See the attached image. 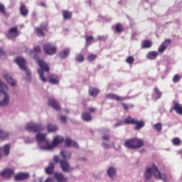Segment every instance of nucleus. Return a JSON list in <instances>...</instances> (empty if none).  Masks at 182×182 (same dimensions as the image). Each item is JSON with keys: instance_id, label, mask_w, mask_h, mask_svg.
Wrapping results in <instances>:
<instances>
[{"instance_id": "obj_45", "label": "nucleus", "mask_w": 182, "mask_h": 182, "mask_svg": "<svg viewBox=\"0 0 182 182\" xmlns=\"http://www.w3.org/2000/svg\"><path fill=\"white\" fill-rule=\"evenodd\" d=\"M85 41H86L87 45H91L92 43H90V41H93V36H85Z\"/></svg>"}, {"instance_id": "obj_40", "label": "nucleus", "mask_w": 182, "mask_h": 182, "mask_svg": "<svg viewBox=\"0 0 182 182\" xmlns=\"http://www.w3.org/2000/svg\"><path fill=\"white\" fill-rule=\"evenodd\" d=\"M48 132H57L58 126L49 124L47 127Z\"/></svg>"}, {"instance_id": "obj_54", "label": "nucleus", "mask_w": 182, "mask_h": 182, "mask_svg": "<svg viewBox=\"0 0 182 182\" xmlns=\"http://www.w3.org/2000/svg\"><path fill=\"white\" fill-rule=\"evenodd\" d=\"M102 147H104V149H110V146L106 143L102 144Z\"/></svg>"}, {"instance_id": "obj_60", "label": "nucleus", "mask_w": 182, "mask_h": 182, "mask_svg": "<svg viewBox=\"0 0 182 182\" xmlns=\"http://www.w3.org/2000/svg\"><path fill=\"white\" fill-rule=\"evenodd\" d=\"M178 153H179V154H182V151H179Z\"/></svg>"}, {"instance_id": "obj_48", "label": "nucleus", "mask_w": 182, "mask_h": 182, "mask_svg": "<svg viewBox=\"0 0 182 182\" xmlns=\"http://www.w3.org/2000/svg\"><path fill=\"white\" fill-rule=\"evenodd\" d=\"M60 122H62V123H66V122H68V118L66 117V116H60Z\"/></svg>"}, {"instance_id": "obj_49", "label": "nucleus", "mask_w": 182, "mask_h": 182, "mask_svg": "<svg viewBox=\"0 0 182 182\" xmlns=\"http://www.w3.org/2000/svg\"><path fill=\"white\" fill-rule=\"evenodd\" d=\"M0 13L5 14V6L2 4H0Z\"/></svg>"}, {"instance_id": "obj_19", "label": "nucleus", "mask_w": 182, "mask_h": 182, "mask_svg": "<svg viewBox=\"0 0 182 182\" xmlns=\"http://www.w3.org/2000/svg\"><path fill=\"white\" fill-rule=\"evenodd\" d=\"M50 83L52 85H59V77L55 74H48Z\"/></svg>"}, {"instance_id": "obj_31", "label": "nucleus", "mask_w": 182, "mask_h": 182, "mask_svg": "<svg viewBox=\"0 0 182 182\" xmlns=\"http://www.w3.org/2000/svg\"><path fill=\"white\" fill-rule=\"evenodd\" d=\"M99 89L96 88V87H90L89 89V94L90 95H91L92 97H96V96H97L99 95Z\"/></svg>"}, {"instance_id": "obj_43", "label": "nucleus", "mask_w": 182, "mask_h": 182, "mask_svg": "<svg viewBox=\"0 0 182 182\" xmlns=\"http://www.w3.org/2000/svg\"><path fill=\"white\" fill-rule=\"evenodd\" d=\"M127 63L132 65L134 62V58L132 55H129L126 59Z\"/></svg>"}, {"instance_id": "obj_44", "label": "nucleus", "mask_w": 182, "mask_h": 182, "mask_svg": "<svg viewBox=\"0 0 182 182\" xmlns=\"http://www.w3.org/2000/svg\"><path fill=\"white\" fill-rule=\"evenodd\" d=\"M40 28L46 31V32H48V22L41 23Z\"/></svg>"}, {"instance_id": "obj_14", "label": "nucleus", "mask_w": 182, "mask_h": 182, "mask_svg": "<svg viewBox=\"0 0 182 182\" xmlns=\"http://www.w3.org/2000/svg\"><path fill=\"white\" fill-rule=\"evenodd\" d=\"M54 178L55 182H68L69 180L63 173L59 172L54 173Z\"/></svg>"}, {"instance_id": "obj_33", "label": "nucleus", "mask_w": 182, "mask_h": 182, "mask_svg": "<svg viewBox=\"0 0 182 182\" xmlns=\"http://www.w3.org/2000/svg\"><path fill=\"white\" fill-rule=\"evenodd\" d=\"M35 31L37 36H46L45 30H43V28L36 27Z\"/></svg>"}, {"instance_id": "obj_26", "label": "nucleus", "mask_w": 182, "mask_h": 182, "mask_svg": "<svg viewBox=\"0 0 182 182\" xmlns=\"http://www.w3.org/2000/svg\"><path fill=\"white\" fill-rule=\"evenodd\" d=\"M73 13L72 11H70L69 10H63V17L65 21H69L70 19H72Z\"/></svg>"}, {"instance_id": "obj_20", "label": "nucleus", "mask_w": 182, "mask_h": 182, "mask_svg": "<svg viewBox=\"0 0 182 182\" xmlns=\"http://www.w3.org/2000/svg\"><path fill=\"white\" fill-rule=\"evenodd\" d=\"M153 46L151 40H144L141 41V49H150Z\"/></svg>"}, {"instance_id": "obj_22", "label": "nucleus", "mask_w": 182, "mask_h": 182, "mask_svg": "<svg viewBox=\"0 0 182 182\" xmlns=\"http://www.w3.org/2000/svg\"><path fill=\"white\" fill-rule=\"evenodd\" d=\"M20 14L22 16H26L29 14V10L26 7V5L21 4L19 8Z\"/></svg>"}, {"instance_id": "obj_27", "label": "nucleus", "mask_w": 182, "mask_h": 182, "mask_svg": "<svg viewBox=\"0 0 182 182\" xmlns=\"http://www.w3.org/2000/svg\"><path fill=\"white\" fill-rule=\"evenodd\" d=\"M109 177L113 180V178H116V168L114 167H110L107 171Z\"/></svg>"}, {"instance_id": "obj_57", "label": "nucleus", "mask_w": 182, "mask_h": 182, "mask_svg": "<svg viewBox=\"0 0 182 182\" xmlns=\"http://www.w3.org/2000/svg\"><path fill=\"white\" fill-rule=\"evenodd\" d=\"M122 124H123L122 122L116 123L114 125V127H119V126H122Z\"/></svg>"}, {"instance_id": "obj_55", "label": "nucleus", "mask_w": 182, "mask_h": 182, "mask_svg": "<svg viewBox=\"0 0 182 182\" xmlns=\"http://www.w3.org/2000/svg\"><path fill=\"white\" fill-rule=\"evenodd\" d=\"M5 55V51L2 50V48H0V56H4Z\"/></svg>"}, {"instance_id": "obj_15", "label": "nucleus", "mask_w": 182, "mask_h": 182, "mask_svg": "<svg viewBox=\"0 0 182 182\" xmlns=\"http://www.w3.org/2000/svg\"><path fill=\"white\" fill-rule=\"evenodd\" d=\"M170 43H171V39H170V38L166 39V40L161 44V46L159 47L158 51H159L160 53H163V52H164V51L166 50V49H167V48L168 47V45H170Z\"/></svg>"}, {"instance_id": "obj_34", "label": "nucleus", "mask_w": 182, "mask_h": 182, "mask_svg": "<svg viewBox=\"0 0 182 182\" xmlns=\"http://www.w3.org/2000/svg\"><path fill=\"white\" fill-rule=\"evenodd\" d=\"M4 77L6 82H8L9 85H11V86H15L16 85V82H15L9 75H4Z\"/></svg>"}, {"instance_id": "obj_38", "label": "nucleus", "mask_w": 182, "mask_h": 182, "mask_svg": "<svg viewBox=\"0 0 182 182\" xmlns=\"http://www.w3.org/2000/svg\"><path fill=\"white\" fill-rule=\"evenodd\" d=\"M114 29L117 33H122L123 32V26L120 23H117Z\"/></svg>"}, {"instance_id": "obj_6", "label": "nucleus", "mask_w": 182, "mask_h": 182, "mask_svg": "<svg viewBox=\"0 0 182 182\" xmlns=\"http://www.w3.org/2000/svg\"><path fill=\"white\" fill-rule=\"evenodd\" d=\"M63 137L57 135L53 138L52 144H48L47 146H41V150H53V149H55L58 144H60L61 143H63L64 141Z\"/></svg>"}, {"instance_id": "obj_25", "label": "nucleus", "mask_w": 182, "mask_h": 182, "mask_svg": "<svg viewBox=\"0 0 182 182\" xmlns=\"http://www.w3.org/2000/svg\"><path fill=\"white\" fill-rule=\"evenodd\" d=\"M173 109L175 110L177 114H180L181 116H182V105H180V103L175 102Z\"/></svg>"}, {"instance_id": "obj_53", "label": "nucleus", "mask_w": 182, "mask_h": 182, "mask_svg": "<svg viewBox=\"0 0 182 182\" xmlns=\"http://www.w3.org/2000/svg\"><path fill=\"white\" fill-rule=\"evenodd\" d=\"M89 110L91 113H96V108L95 107H90Z\"/></svg>"}, {"instance_id": "obj_4", "label": "nucleus", "mask_w": 182, "mask_h": 182, "mask_svg": "<svg viewBox=\"0 0 182 182\" xmlns=\"http://www.w3.org/2000/svg\"><path fill=\"white\" fill-rule=\"evenodd\" d=\"M124 124H134V130H140L146 126V123L143 120H139L138 119L133 118L131 116H128L123 121Z\"/></svg>"}, {"instance_id": "obj_36", "label": "nucleus", "mask_w": 182, "mask_h": 182, "mask_svg": "<svg viewBox=\"0 0 182 182\" xmlns=\"http://www.w3.org/2000/svg\"><path fill=\"white\" fill-rule=\"evenodd\" d=\"M154 95L156 96V99H160L162 96V93L160 92V90H159V87H155L154 88Z\"/></svg>"}, {"instance_id": "obj_2", "label": "nucleus", "mask_w": 182, "mask_h": 182, "mask_svg": "<svg viewBox=\"0 0 182 182\" xmlns=\"http://www.w3.org/2000/svg\"><path fill=\"white\" fill-rule=\"evenodd\" d=\"M5 90H8V86L0 80V106H8L9 105V95Z\"/></svg>"}, {"instance_id": "obj_52", "label": "nucleus", "mask_w": 182, "mask_h": 182, "mask_svg": "<svg viewBox=\"0 0 182 182\" xmlns=\"http://www.w3.org/2000/svg\"><path fill=\"white\" fill-rule=\"evenodd\" d=\"M122 106L125 110H129V105L127 104L122 103Z\"/></svg>"}, {"instance_id": "obj_8", "label": "nucleus", "mask_w": 182, "mask_h": 182, "mask_svg": "<svg viewBox=\"0 0 182 182\" xmlns=\"http://www.w3.org/2000/svg\"><path fill=\"white\" fill-rule=\"evenodd\" d=\"M26 130H28V132H33V133H38L41 130H43V127L40 124L30 122L26 124Z\"/></svg>"}, {"instance_id": "obj_28", "label": "nucleus", "mask_w": 182, "mask_h": 182, "mask_svg": "<svg viewBox=\"0 0 182 182\" xmlns=\"http://www.w3.org/2000/svg\"><path fill=\"white\" fill-rule=\"evenodd\" d=\"M1 150L3 151L4 156H6V157H8L11 151V144H7L4 145V147L1 148Z\"/></svg>"}, {"instance_id": "obj_35", "label": "nucleus", "mask_w": 182, "mask_h": 182, "mask_svg": "<svg viewBox=\"0 0 182 182\" xmlns=\"http://www.w3.org/2000/svg\"><path fill=\"white\" fill-rule=\"evenodd\" d=\"M9 137V133L0 129V140H5Z\"/></svg>"}, {"instance_id": "obj_32", "label": "nucleus", "mask_w": 182, "mask_h": 182, "mask_svg": "<svg viewBox=\"0 0 182 182\" xmlns=\"http://www.w3.org/2000/svg\"><path fill=\"white\" fill-rule=\"evenodd\" d=\"M147 58L148 59H150L151 60H154L157 56H159V53L157 51H150L147 53Z\"/></svg>"}, {"instance_id": "obj_29", "label": "nucleus", "mask_w": 182, "mask_h": 182, "mask_svg": "<svg viewBox=\"0 0 182 182\" xmlns=\"http://www.w3.org/2000/svg\"><path fill=\"white\" fill-rule=\"evenodd\" d=\"M60 156L64 159V160H70L72 157V154L68 151H61Z\"/></svg>"}, {"instance_id": "obj_37", "label": "nucleus", "mask_w": 182, "mask_h": 182, "mask_svg": "<svg viewBox=\"0 0 182 182\" xmlns=\"http://www.w3.org/2000/svg\"><path fill=\"white\" fill-rule=\"evenodd\" d=\"M76 62H78L79 63H82L83 60H85V56L82 53H79L75 57Z\"/></svg>"}, {"instance_id": "obj_42", "label": "nucleus", "mask_w": 182, "mask_h": 182, "mask_svg": "<svg viewBox=\"0 0 182 182\" xmlns=\"http://www.w3.org/2000/svg\"><path fill=\"white\" fill-rule=\"evenodd\" d=\"M154 128L156 132H161V129H163V126L161 125V123L158 122L156 124L154 125Z\"/></svg>"}, {"instance_id": "obj_11", "label": "nucleus", "mask_w": 182, "mask_h": 182, "mask_svg": "<svg viewBox=\"0 0 182 182\" xmlns=\"http://www.w3.org/2000/svg\"><path fill=\"white\" fill-rule=\"evenodd\" d=\"M48 105L53 107V109H55V110H60V104L53 97L48 98Z\"/></svg>"}, {"instance_id": "obj_3", "label": "nucleus", "mask_w": 182, "mask_h": 182, "mask_svg": "<svg viewBox=\"0 0 182 182\" xmlns=\"http://www.w3.org/2000/svg\"><path fill=\"white\" fill-rule=\"evenodd\" d=\"M38 65L40 67V69L38 70L39 77L41 80L43 82V83H46V82H48V80L45 77V72L49 73V70H50V69L49 68V65L43 60H38Z\"/></svg>"}, {"instance_id": "obj_30", "label": "nucleus", "mask_w": 182, "mask_h": 182, "mask_svg": "<svg viewBox=\"0 0 182 182\" xmlns=\"http://www.w3.org/2000/svg\"><path fill=\"white\" fill-rule=\"evenodd\" d=\"M69 53H70V49L65 48L59 53V55L62 59H65V58H68V56H69Z\"/></svg>"}, {"instance_id": "obj_18", "label": "nucleus", "mask_w": 182, "mask_h": 182, "mask_svg": "<svg viewBox=\"0 0 182 182\" xmlns=\"http://www.w3.org/2000/svg\"><path fill=\"white\" fill-rule=\"evenodd\" d=\"M105 99H111L112 100H117V102H122V100H124L123 97L113 93L106 95Z\"/></svg>"}, {"instance_id": "obj_21", "label": "nucleus", "mask_w": 182, "mask_h": 182, "mask_svg": "<svg viewBox=\"0 0 182 182\" xmlns=\"http://www.w3.org/2000/svg\"><path fill=\"white\" fill-rule=\"evenodd\" d=\"M36 139L38 143H43V141H46V143H48V139H46V134L39 133L36 135Z\"/></svg>"}, {"instance_id": "obj_10", "label": "nucleus", "mask_w": 182, "mask_h": 182, "mask_svg": "<svg viewBox=\"0 0 182 182\" xmlns=\"http://www.w3.org/2000/svg\"><path fill=\"white\" fill-rule=\"evenodd\" d=\"M20 32L18 30V27L14 26L11 27L9 31L6 33V36L9 38V39H12L13 38H16L19 36Z\"/></svg>"}, {"instance_id": "obj_9", "label": "nucleus", "mask_w": 182, "mask_h": 182, "mask_svg": "<svg viewBox=\"0 0 182 182\" xmlns=\"http://www.w3.org/2000/svg\"><path fill=\"white\" fill-rule=\"evenodd\" d=\"M43 51L46 55H55L58 52V48L54 45L50 44V43H47L43 46Z\"/></svg>"}, {"instance_id": "obj_17", "label": "nucleus", "mask_w": 182, "mask_h": 182, "mask_svg": "<svg viewBox=\"0 0 182 182\" xmlns=\"http://www.w3.org/2000/svg\"><path fill=\"white\" fill-rule=\"evenodd\" d=\"M65 146H66V147H74V149H79V144L77 142L68 138L65 141Z\"/></svg>"}, {"instance_id": "obj_41", "label": "nucleus", "mask_w": 182, "mask_h": 182, "mask_svg": "<svg viewBox=\"0 0 182 182\" xmlns=\"http://www.w3.org/2000/svg\"><path fill=\"white\" fill-rule=\"evenodd\" d=\"M172 144L173 146H181V139L180 138L175 137L172 139Z\"/></svg>"}, {"instance_id": "obj_5", "label": "nucleus", "mask_w": 182, "mask_h": 182, "mask_svg": "<svg viewBox=\"0 0 182 182\" xmlns=\"http://www.w3.org/2000/svg\"><path fill=\"white\" fill-rule=\"evenodd\" d=\"M124 146L127 149H141L144 146V142L140 139L134 138L125 141Z\"/></svg>"}, {"instance_id": "obj_24", "label": "nucleus", "mask_w": 182, "mask_h": 182, "mask_svg": "<svg viewBox=\"0 0 182 182\" xmlns=\"http://www.w3.org/2000/svg\"><path fill=\"white\" fill-rule=\"evenodd\" d=\"M55 171V163L50 162L48 166L46 168L45 171L46 174H53Z\"/></svg>"}, {"instance_id": "obj_39", "label": "nucleus", "mask_w": 182, "mask_h": 182, "mask_svg": "<svg viewBox=\"0 0 182 182\" xmlns=\"http://www.w3.org/2000/svg\"><path fill=\"white\" fill-rule=\"evenodd\" d=\"M87 59L89 62H93V60H96V59H97V54L91 53L88 55Z\"/></svg>"}, {"instance_id": "obj_23", "label": "nucleus", "mask_w": 182, "mask_h": 182, "mask_svg": "<svg viewBox=\"0 0 182 182\" xmlns=\"http://www.w3.org/2000/svg\"><path fill=\"white\" fill-rule=\"evenodd\" d=\"M81 117L84 122H92L93 120V117L89 112H83L81 115Z\"/></svg>"}, {"instance_id": "obj_56", "label": "nucleus", "mask_w": 182, "mask_h": 182, "mask_svg": "<svg viewBox=\"0 0 182 182\" xmlns=\"http://www.w3.org/2000/svg\"><path fill=\"white\" fill-rule=\"evenodd\" d=\"M97 39L98 41H105V37L103 36H99Z\"/></svg>"}, {"instance_id": "obj_13", "label": "nucleus", "mask_w": 182, "mask_h": 182, "mask_svg": "<svg viewBox=\"0 0 182 182\" xmlns=\"http://www.w3.org/2000/svg\"><path fill=\"white\" fill-rule=\"evenodd\" d=\"M28 178H29V173L25 172L18 173L14 176L16 181H23Z\"/></svg>"}, {"instance_id": "obj_58", "label": "nucleus", "mask_w": 182, "mask_h": 182, "mask_svg": "<svg viewBox=\"0 0 182 182\" xmlns=\"http://www.w3.org/2000/svg\"><path fill=\"white\" fill-rule=\"evenodd\" d=\"M1 151H2V148H0V159H2V154Z\"/></svg>"}, {"instance_id": "obj_12", "label": "nucleus", "mask_w": 182, "mask_h": 182, "mask_svg": "<svg viewBox=\"0 0 182 182\" xmlns=\"http://www.w3.org/2000/svg\"><path fill=\"white\" fill-rule=\"evenodd\" d=\"M60 166L64 173H69L70 171V164H69L66 160H60Z\"/></svg>"}, {"instance_id": "obj_7", "label": "nucleus", "mask_w": 182, "mask_h": 182, "mask_svg": "<svg viewBox=\"0 0 182 182\" xmlns=\"http://www.w3.org/2000/svg\"><path fill=\"white\" fill-rule=\"evenodd\" d=\"M15 63L18 65L19 68L26 72L28 76H31V70L26 67V60L22 57H18L15 60Z\"/></svg>"}, {"instance_id": "obj_47", "label": "nucleus", "mask_w": 182, "mask_h": 182, "mask_svg": "<svg viewBox=\"0 0 182 182\" xmlns=\"http://www.w3.org/2000/svg\"><path fill=\"white\" fill-rule=\"evenodd\" d=\"M33 50V52H35V53H41L42 49L41 48V46H37L34 47Z\"/></svg>"}, {"instance_id": "obj_1", "label": "nucleus", "mask_w": 182, "mask_h": 182, "mask_svg": "<svg viewBox=\"0 0 182 182\" xmlns=\"http://www.w3.org/2000/svg\"><path fill=\"white\" fill-rule=\"evenodd\" d=\"M152 173L156 180H163L164 182H167V175H166V173H161L160 171H159V168L154 164L152 165L151 168L146 169L144 174L146 181H149V180L151 178Z\"/></svg>"}, {"instance_id": "obj_16", "label": "nucleus", "mask_w": 182, "mask_h": 182, "mask_svg": "<svg viewBox=\"0 0 182 182\" xmlns=\"http://www.w3.org/2000/svg\"><path fill=\"white\" fill-rule=\"evenodd\" d=\"M14 173L15 171H14V169L6 168L0 173V176L1 177H4V178H10V177H12V176H14Z\"/></svg>"}, {"instance_id": "obj_46", "label": "nucleus", "mask_w": 182, "mask_h": 182, "mask_svg": "<svg viewBox=\"0 0 182 182\" xmlns=\"http://www.w3.org/2000/svg\"><path fill=\"white\" fill-rule=\"evenodd\" d=\"M180 79H181V76L176 74L173 76V83H177V82H178V80H180Z\"/></svg>"}, {"instance_id": "obj_50", "label": "nucleus", "mask_w": 182, "mask_h": 182, "mask_svg": "<svg viewBox=\"0 0 182 182\" xmlns=\"http://www.w3.org/2000/svg\"><path fill=\"white\" fill-rule=\"evenodd\" d=\"M103 140H106L107 141H109L110 140V136L108 134H105L102 136Z\"/></svg>"}, {"instance_id": "obj_59", "label": "nucleus", "mask_w": 182, "mask_h": 182, "mask_svg": "<svg viewBox=\"0 0 182 182\" xmlns=\"http://www.w3.org/2000/svg\"><path fill=\"white\" fill-rule=\"evenodd\" d=\"M41 6H43L44 8H46V4L42 3V4H41Z\"/></svg>"}, {"instance_id": "obj_51", "label": "nucleus", "mask_w": 182, "mask_h": 182, "mask_svg": "<svg viewBox=\"0 0 182 182\" xmlns=\"http://www.w3.org/2000/svg\"><path fill=\"white\" fill-rule=\"evenodd\" d=\"M53 161H55V163L60 164V160L59 159V156H54Z\"/></svg>"}]
</instances>
